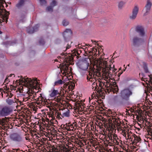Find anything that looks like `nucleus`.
I'll use <instances>...</instances> for the list:
<instances>
[{
    "label": "nucleus",
    "mask_w": 152,
    "mask_h": 152,
    "mask_svg": "<svg viewBox=\"0 0 152 152\" xmlns=\"http://www.w3.org/2000/svg\"><path fill=\"white\" fill-rule=\"evenodd\" d=\"M132 94V92L129 89H124L121 91L120 96L116 95L114 97V102L117 106L123 105L125 102L129 100V97Z\"/></svg>",
    "instance_id": "nucleus-1"
},
{
    "label": "nucleus",
    "mask_w": 152,
    "mask_h": 152,
    "mask_svg": "<svg viewBox=\"0 0 152 152\" xmlns=\"http://www.w3.org/2000/svg\"><path fill=\"white\" fill-rule=\"evenodd\" d=\"M19 81L20 83H23L24 86L29 88L27 93L29 95L28 99H30L34 93L33 90L34 88L36 89L38 84L37 78L32 80L28 78H24L22 79H19Z\"/></svg>",
    "instance_id": "nucleus-2"
},
{
    "label": "nucleus",
    "mask_w": 152,
    "mask_h": 152,
    "mask_svg": "<svg viewBox=\"0 0 152 152\" xmlns=\"http://www.w3.org/2000/svg\"><path fill=\"white\" fill-rule=\"evenodd\" d=\"M84 63L86 64L87 66H111L113 64V60H111L108 62L104 60L103 59L101 58L98 59L94 60L91 61L90 59H85L84 61Z\"/></svg>",
    "instance_id": "nucleus-3"
},
{
    "label": "nucleus",
    "mask_w": 152,
    "mask_h": 152,
    "mask_svg": "<svg viewBox=\"0 0 152 152\" xmlns=\"http://www.w3.org/2000/svg\"><path fill=\"white\" fill-rule=\"evenodd\" d=\"M102 67H90L89 71V76H87V79L88 81H91L92 78L94 76H96L98 77L101 76V69Z\"/></svg>",
    "instance_id": "nucleus-4"
},
{
    "label": "nucleus",
    "mask_w": 152,
    "mask_h": 152,
    "mask_svg": "<svg viewBox=\"0 0 152 152\" xmlns=\"http://www.w3.org/2000/svg\"><path fill=\"white\" fill-rule=\"evenodd\" d=\"M4 3H6L4 0H0V15L2 19V21H4L6 19V21L7 22L9 13L5 9L3 8L4 7L3 4Z\"/></svg>",
    "instance_id": "nucleus-5"
},
{
    "label": "nucleus",
    "mask_w": 152,
    "mask_h": 152,
    "mask_svg": "<svg viewBox=\"0 0 152 152\" xmlns=\"http://www.w3.org/2000/svg\"><path fill=\"white\" fill-rule=\"evenodd\" d=\"M12 108L8 106L3 107L0 110V116L4 117L10 115L12 112Z\"/></svg>",
    "instance_id": "nucleus-6"
},
{
    "label": "nucleus",
    "mask_w": 152,
    "mask_h": 152,
    "mask_svg": "<svg viewBox=\"0 0 152 152\" xmlns=\"http://www.w3.org/2000/svg\"><path fill=\"white\" fill-rule=\"evenodd\" d=\"M135 30L141 37H143L145 36V33L144 27L140 25L137 26L135 28Z\"/></svg>",
    "instance_id": "nucleus-7"
},
{
    "label": "nucleus",
    "mask_w": 152,
    "mask_h": 152,
    "mask_svg": "<svg viewBox=\"0 0 152 152\" xmlns=\"http://www.w3.org/2000/svg\"><path fill=\"white\" fill-rule=\"evenodd\" d=\"M143 37L136 36L132 39V45L134 46H138L140 45L143 42Z\"/></svg>",
    "instance_id": "nucleus-8"
},
{
    "label": "nucleus",
    "mask_w": 152,
    "mask_h": 152,
    "mask_svg": "<svg viewBox=\"0 0 152 152\" xmlns=\"http://www.w3.org/2000/svg\"><path fill=\"white\" fill-rule=\"evenodd\" d=\"M70 67V68L69 69L68 67H60V71L64 75H67V77L69 76L70 77L71 75L72 70L71 67ZM58 68H59V67H58Z\"/></svg>",
    "instance_id": "nucleus-9"
},
{
    "label": "nucleus",
    "mask_w": 152,
    "mask_h": 152,
    "mask_svg": "<svg viewBox=\"0 0 152 152\" xmlns=\"http://www.w3.org/2000/svg\"><path fill=\"white\" fill-rule=\"evenodd\" d=\"M115 67H104L102 69L103 70L106 72L110 75H115L116 73V69H115Z\"/></svg>",
    "instance_id": "nucleus-10"
},
{
    "label": "nucleus",
    "mask_w": 152,
    "mask_h": 152,
    "mask_svg": "<svg viewBox=\"0 0 152 152\" xmlns=\"http://www.w3.org/2000/svg\"><path fill=\"white\" fill-rule=\"evenodd\" d=\"M139 7L137 5L135 6L132 11V15L129 16V18L132 20H134L136 18L139 11Z\"/></svg>",
    "instance_id": "nucleus-11"
},
{
    "label": "nucleus",
    "mask_w": 152,
    "mask_h": 152,
    "mask_svg": "<svg viewBox=\"0 0 152 152\" xmlns=\"http://www.w3.org/2000/svg\"><path fill=\"white\" fill-rule=\"evenodd\" d=\"M11 140L15 142H20L22 141V138L20 135L17 134H14L10 137Z\"/></svg>",
    "instance_id": "nucleus-12"
},
{
    "label": "nucleus",
    "mask_w": 152,
    "mask_h": 152,
    "mask_svg": "<svg viewBox=\"0 0 152 152\" xmlns=\"http://www.w3.org/2000/svg\"><path fill=\"white\" fill-rule=\"evenodd\" d=\"M39 26V24L36 25L34 27H28L26 28L27 32L30 34L33 33L34 32L38 30V28Z\"/></svg>",
    "instance_id": "nucleus-13"
},
{
    "label": "nucleus",
    "mask_w": 152,
    "mask_h": 152,
    "mask_svg": "<svg viewBox=\"0 0 152 152\" xmlns=\"http://www.w3.org/2000/svg\"><path fill=\"white\" fill-rule=\"evenodd\" d=\"M102 75L103 77L104 78V80L106 81L107 83H109L110 80L108 79L109 78H110V75L104 70H102Z\"/></svg>",
    "instance_id": "nucleus-14"
},
{
    "label": "nucleus",
    "mask_w": 152,
    "mask_h": 152,
    "mask_svg": "<svg viewBox=\"0 0 152 152\" xmlns=\"http://www.w3.org/2000/svg\"><path fill=\"white\" fill-rule=\"evenodd\" d=\"M152 6V3L150 1V0H148L147 1L145 7V13H146L149 12L151 9V7Z\"/></svg>",
    "instance_id": "nucleus-15"
},
{
    "label": "nucleus",
    "mask_w": 152,
    "mask_h": 152,
    "mask_svg": "<svg viewBox=\"0 0 152 152\" xmlns=\"http://www.w3.org/2000/svg\"><path fill=\"white\" fill-rule=\"evenodd\" d=\"M72 34V31L70 29H66L63 33V36L64 39L71 35Z\"/></svg>",
    "instance_id": "nucleus-16"
},
{
    "label": "nucleus",
    "mask_w": 152,
    "mask_h": 152,
    "mask_svg": "<svg viewBox=\"0 0 152 152\" xmlns=\"http://www.w3.org/2000/svg\"><path fill=\"white\" fill-rule=\"evenodd\" d=\"M132 136L134 138L133 144L136 145L138 142H139L141 141V139L140 137L137 136L134 134H133Z\"/></svg>",
    "instance_id": "nucleus-17"
},
{
    "label": "nucleus",
    "mask_w": 152,
    "mask_h": 152,
    "mask_svg": "<svg viewBox=\"0 0 152 152\" xmlns=\"http://www.w3.org/2000/svg\"><path fill=\"white\" fill-rule=\"evenodd\" d=\"M26 1V0H19L18 3L16 5V7L18 9H20L24 5V3Z\"/></svg>",
    "instance_id": "nucleus-18"
},
{
    "label": "nucleus",
    "mask_w": 152,
    "mask_h": 152,
    "mask_svg": "<svg viewBox=\"0 0 152 152\" xmlns=\"http://www.w3.org/2000/svg\"><path fill=\"white\" fill-rule=\"evenodd\" d=\"M69 110L67 109V111L65 112L62 111L60 113L58 112V113L63 117H68L69 116Z\"/></svg>",
    "instance_id": "nucleus-19"
},
{
    "label": "nucleus",
    "mask_w": 152,
    "mask_h": 152,
    "mask_svg": "<svg viewBox=\"0 0 152 152\" xmlns=\"http://www.w3.org/2000/svg\"><path fill=\"white\" fill-rule=\"evenodd\" d=\"M8 119V118L6 117L0 119V124L4 126L7 124V120Z\"/></svg>",
    "instance_id": "nucleus-20"
},
{
    "label": "nucleus",
    "mask_w": 152,
    "mask_h": 152,
    "mask_svg": "<svg viewBox=\"0 0 152 152\" xmlns=\"http://www.w3.org/2000/svg\"><path fill=\"white\" fill-rule=\"evenodd\" d=\"M58 94H60V93H59L58 90L53 89L50 94V96L51 97H53Z\"/></svg>",
    "instance_id": "nucleus-21"
},
{
    "label": "nucleus",
    "mask_w": 152,
    "mask_h": 152,
    "mask_svg": "<svg viewBox=\"0 0 152 152\" xmlns=\"http://www.w3.org/2000/svg\"><path fill=\"white\" fill-rule=\"evenodd\" d=\"M97 52V49H96L93 48L92 50H91L89 51L88 53H89V55H94L95 56L96 55V56H97V54L96 53V52Z\"/></svg>",
    "instance_id": "nucleus-22"
},
{
    "label": "nucleus",
    "mask_w": 152,
    "mask_h": 152,
    "mask_svg": "<svg viewBox=\"0 0 152 152\" xmlns=\"http://www.w3.org/2000/svg\"><path fill=\"white\" fill-rule=\"evenodd\" d=\"M113 121H115L116 123V126L117 128L121 129V122L120 121L119 119L115 118V120H114Z\"/></svg>",
    "instance_id": "nucleus-23"
},
{
    "label": "nucleus",
    "mask_w": 152,
    "mask_h": 152,
    "mask_svg": "<svg viewBox=\"0 0 152 152\" xmlns=\"http://www.w3.org/2000/svg\"><path fill=\"white\" fill-rule=\"evenodd\" d=\"M27 13L26 11H21L20 12L19 16L21 18L24 19L25 18Z\"/></svg>",
    "instance_id": "nucleus-24"
},
{
    "label": "nucleus",
    "mask_w": 152,
    "mask_h": 152,
    "mask_svg": "<svg viewBox=\"0 0 152 152\" xmlns=\"http://www.w3.org/2000/svg\"><path fill=\"white\" fill-rule=\"evenodd\" d=\"M112 91H113V93L114 92L113 89L110 87H107L105 89V91L107 94H107H109L110 92Z\"/></svg>",
    "instance_id": "nucleus-25"
},
{
    "label": "nucleus",
    "mask_w": 152,
    "mask_h": 152,
    "mask_svg": "<svg viewBox=\"0 0 152 152\" xmlns=\"http://www.w3.org/2000/svg\"><path fill=\"white\" fill-rule=\"evenodd\" d=\"M126 67H123V68L122 69V68L121 67L119 68L118 72H119V73L118 74V77L120 76V75L123 73V71H124L126 70Z\"/></svg>",
    "instance_id": "nucleus-26"
},
{
    "label": "nucleus",
    "mask_w": 152,
    "mask_h": 152,
    "mask_svg": "<svg viewBox=\"0 0 152 152\" xmlns=\"http://www.w3.org/2000/svg\"><path fill=\"white\" fill-rule=\"evenodd\" d=\"M6 102L9 105H11L15 103L13 100L10 99L9 98L6 100Z\"/></svg>",
    "instance_id": "nucleus-27"
},
{
    "label": "nucleus",
    "mask_w": 152,
    "mask_h": 152,
    "mask_svg": "<svg viewBox=\"0 0 152 152\" xmlns=\"http://www.w3.org/2000/svg\"><path fill=\"white\" fill-rule=\"evenodd\" d=\"M65 82L61 80H58L55 82V85H58L62 84L65 83Z\"/></svg>",
    "instance_id": "nucleus-28"
},
{
    "label": "nucleus",
    "mask_w": 152,
    "mask_h": 152,
    "mask_svg": "<svg viewBox=\"0 0 152 152\" xmlns=\"http://www.w3.org/2000/svg\"><path fill=\"white\" fill-rule=\"evenodd\" d=\"M72 58H68V59L66 60V61H67V63H68L67 65H73L74 64V63H72Z\"/></svg>",
    "instance_id": "nucleus-29"
},
{
    "label": "nucleus",
    "mask_w": 152,
    "mask_h": 152,
    "mask_svg": "<svg viewBox=\"0 0 152 152\" xmlns=\"http://www.w3.org/2000/svg\"><path fill=\"white\" fill-rule=\"evenodd\" d=\"M125 3L123 1L120 2L118 4V8L121 9L122 8Z\"/></svg>",
    "instance_id": "nucleus-30"
},
{
    "label": "nucleus",
    "mask_w": 152,
    "mask_h": 152,
    "mask_svg": "<svg viewBox=\"0 0 152 152\" xmlns=\"http://www.w3.org/2000/svg\"><path fill=\"white\" fill-rule=\"evenodd\" d=\"M69 24V22L66 20H64L62 21V24L64 26H66Z\"/></svg>",
    "instance_id": "nucleus-31"
},
{
    "label": "nucleus",
    "mask_w": 152,
    "mask_h": 152,
    "mask_svg": "<svg viewBox=\"0 0 152 152\" xmlns=\"http://www.w3.org/2000/svg\"><path fill=\"white\" fill-rule=\"evenodd\" d=\"M127 134V137H128V138H129V137H131V136H132L133 134H132V133L131 132V131H130L129 132V129H128Z\"/></svg>",
    "instance_id": "nucleus-32"
},
{
    "label": "nucleus",
    "mask_w": 152,
    "mask_h": 152,
    "mask_svg": "<svg viewBox=\"0 0 152 152\" xmlns=\"http://www.w3.org/2000/svg\"><path fill=\"white\" fill-rule=\"evenodd\" d=\"M97 86L96 83L95 82H94L92 84L91 88L92 89H94V90H95Z\"/></svg>",
    "instance_id": "nucleus-33"
},
{
    "label": "nucleus",
    "mask_w": 152,
    "mask_h": 152,
    "mask_svg": "<svg viewBox=\"0 0 152 152\" xmlns=\"http://www.w3.org/2000/svg\"><path fill=\"white\" fill-rule=\"evenodd\" d=\"M46 10L47 11L49 12H52L53 11V7L51 6H48L47 7Z\"/></svg>",
    "instance_id": "nucleus-34"
},
{
    "label": "nucleus",
    "mask_w": 152,
    "mask_h": 152,
    "mask_svg": "<svg viewBox=\"0 0 152 152\" xmlns=\"http://www.w3.org/2000/svg\"><path fill=\"white\" fill-rule=\"evenodd\" d=\"M40 96H39V97L38 98V100L39 101H41V102L44 101V98L42 96L41 94L40 95Z\"/></svg>",
    "instance_id": "nucleus-35"
},
{
    "label": "nucleus",
    "mask_w": 152,
    "mask_h": 152,
    "mask_svg": "<svg viewBox=\"0 0 152 152\" xmlns=\"http://www.w3.org/2000/svg\"><path fill=\"white\" fill-rule=\"evenodd\" d=\"M40 4L41 5H45L46 4V1L45 0H39Z\"/></svg>",
    "instance_id": "nucleus-36"
},
{
    "label": "nucleus",
    "mask_w": 152,
    "mask_h": 152,
    "mask_svg": "<svg viewBox=\"0 0 152 152\" xmlns=\"http://www.w3.org/2000/svg\"><path fill=\"white\" fill-rule=\"evenodd\" d=\"M39 44L40 45H44L45 43V42L44 39H40L39 42Z\"/></svg>",
    "instance_id": "nucleus-37"
},
{
    "label": "nucleus",
    "mask_w": 152,
    "mask_h": 152,
    "mask_svg": "<svg viewBox=\"0 0 152 152\" xmlns=\"http://www.w3.org/2000/svg\"><path fill=\"white\" fill-rule=\"evenodd\" d=\"M81 103L80 102H77L75 103L76 107H79L81 106Z\"/></svg>",
    "instance_id": "nucleus-38"
},
{
    "label": "nucleus",
    "mask_w": 152,
    "mask_h": 152,
    "mask_svg": "<svg viewBox=\"0 0 152 152\" xmlns=\"http://www.w3.org/2000/svg\"><path fill=\"white\" fill-rule=\"evenodd\" d=\"M51 5L53 7L55 6L56 5V2L55 0H53L51 4Z\"/></svg>",
    "instance_id": "nucleus-39"
},
{
    "label": "nucleus",
    "mask_w": 152,
    "mask_h": 152,
    "mask_svg": "<svg viewBox=\"0 0 152 152\" xmlns=\"http://www.w3.org/2000/svg\"><path fill=\"white\" fill-rule=\"evenodd\" d=\"M87 69H88V67H85L84 68H83V67H81L80 68V71H86Z\"/></svg>",
    "instance_id": "nucleus-40"
},
{
    "label": "nucleus",
    "mask_w": 152,
    "mask_h": 152,
    "mask_svg": "<svg viewBox=\"0 0 152 152\" xmlns=\"http://www.w3.org/2000/svg\"><path fill=\"white\" fill-rule=\"evenodd\" d=\"M122 134L125 137H126V134L125 132V130H123L122 131Z\"/></svg>",
    "instance_id": "nucleus-41"
},
{
    "label": "nucleus",
    "mask_w": 152,
    "mask_h": 152,
    "mask_svg": "<svg viewBox=\"0 0 152 152\" xmlns=\"http://www.w3.org/2000/svg\"><path fill=\"white\" fill-rule=\"evenodd\" d=\"M144 70L145 72L146 73H148L149 72V71L147 67H144Z\"/></svg>",
    "instance_id": "nucleus-42"
},
{
    "label": "nucleus",
    "mask_w": 152,
    "mask_h": 152,
    "mask_svg": "<svg viewBox=\"0 0 152 152\" xmlns=\"http://www.w3.org/2000/svg\"><path fill=\"white\" fill-rule=\"evenodd\" d=\"M133 138H134V137H133V136H131V137H129V138H128V139H131V140L132 141V144L133 143V142L134 141V140H133Z\"/></svg>",
    "instance_id": "nucleus-43"
},
{
    "label": "nucleus",
    "mask_w": 152,
    "mask_h": 152,
    "mask_svg": "<svg viewBox=\"0 0 152 152\" xmlns=\"http://www.w3.org/2000/svg\"><path fill=\"white\" fill-rule=\"evenodd\" d=\"M61 93L62 91L63 93H64V91L65 93L66 92V90H65V88H64L63 87H61Z\"/></svg>",
    "instance_id": "nucleus-44"
},
{
    "label": "nucleus",
    "mask_w": 152,
    "mask_h": 152,
    "mask_svg": "<svg viewBox=\"0 0 152 152\" xmlns=\"http://www.w3.org/2000/svg\"><path fill=\"white\" fill-rule=\"evenodd\" d=\"M10 88H11V89H14V90H15L16 89L15 88H16V87L15 86L12 85H10Z\"/></svg>",
    "instance_id": "nucleus-45"
},
{
    "label": "nucleus",
    "mask_w": 152,
    "mask_h": 152,
    "mask_svg": "<svg viewBox=\"0 0 152 152\" xmlns=\"http://www.w3.org/2000/svg\"><path fill=\"white\" fill-rule=\"evenodd\" d=\"M23 102H22V101H19L18 102V103H19V104L20 105H21L23 104Z\"/></svg>",
    "instance_id": "nucleus-46"
},
{
    "label": "nucleus",
    "mask_w": 152,
    "mask_h": 152,
    "mask_svg": "<svg viewBox=\"0 0 152 152\" xmlns=\"http://www.w3.org/2000/svg\"><path fill=\"white\" fill-rule=\"evenodd\" d=\"M36 93H35L34 92V94H33V95H32V96L31 97V98L32 99H33L35 97V96L36 95Z\"/></svg>",
    "instance_id": "nucleus-47"
},
{
    "label": "nucleus",
    "mask_w": 152,
    "mask_h": 152,
    "mask_svg": "<svg viewBox=\"0 0 152 152\" xmlns=\"http://www.w3.org/2000/svg\"><path fill=\"white\" fill-rule=\"evenodd\" d=\"M70 47H71V46L69 45V44H68L67 45V46L66 47V50L69 49V48H70Z\"/></svg>",
    "instance_id": "nucleus-48"
},
{
    "label": "nucleus",
    "mask_w": 152,
    "mask_h": 152,
    "mask_svg": "<svg viewBox=\"0 0 152 152\" xmlns=\"http://www.w3.org/2000/svg\"><path fill=\"white\" fill-rule=\"evenodd\" d=\"M111 129H114V127H115V126L113 124H111Z\"/></svg>",
    "instance_id": "nucleus-49"
},
{
    "label": "nucleus",
    "mask_w": 152,
    "mask_h": 152,
    "mask_svg": "<svg viewBox=\"0 0 152 152\" xmlns=\"http://www.w3.org/2000/svg\"><path fill=\"white\" fill-rule=\"evenodd\" d=\"M28 98L27 99V98H23V100L22 101V102H23V101H26L27 100H28Z\"/></svg>",
    "instance_id": "nucleus-50"
},
{
    "label": "nucleus",
    "mask_w": 152,
    "mask_h": 152,
    "mask_svg": "<svg viewBox=\"0 0 152 152\" xmlns=\"http://www.w3.org/2000/svg\"><path fill=\"white\" fill-rule=\"evenodd\" d=\"M12 76H13L14 77H15V75L14 74H10L9 76H8V77H12Z\"/></svg>",
    "instance_id": "nucleus-51"
},
{
    "label": "nucleus",
    "mask_w": 152,
    "mask_h": 152,
    "mask_svg": "<svg viewBox=\"0 0 152 152\" xmlns=\"http://www.w3.org/2000/svg\"><path fill=\"white\" fill-rule=\"evenodd\" d=\"M67 86V85L66 84H64V85L63 88H66Z\"/></svg>",
    "instance_id": "nucleus-52"
},
{
    "label": "nucleus",
    "mask_w": 152,
    "mask_h": 152,
    "mask_svg": "<svg viewBox=\"0 0 152 152\" xmlns=\"http://www.w3.org/2000/svg\"><path fill=\"white\" fill-rule=\"evenodd\" d=\"M8 77V76H7V77L6 78V79H5V81H4L5 82H6V81H7Z\"/></svg>",
    "instance_id": "nucleus-53"
},
{
    "label": "nucleus",
    "mask_w": 152,
    "mask_h": 152,
    "mask_svg": "<svg viewBox=\"0 0 152 152\" xmlns=\"http://www.w3.org/2000/svg\"><path fill=\"white\" fill-rule=\"evenodd\" d=\"M143 65H144L143 66H147V65L145 63L143 62Z\"/></svg>",
    "instance_id": "nucleus-54"
},
{
    "label": "nucleus",
    "mask_w": 152,
    "mask_h": 152,
    "mask_svg": "<svg viewBox=\"0 0 152 152\" xmlns=\"http://www.w3.org/2000/svg\"><path fill=\"white\" fill-rule=\"evenodd\" d=\"M4 44V45H7V44H9L8 43V42H3V43Z\"/></svg>",
    "instance_id": "nucleus-55"
},
{
    "label": "nucleus",
    "mask_w": 152,
    "mask_h": 152,
    "mask_svg": "<svg viewBox=\"0 0 152 152\" xmlns=\"http://www.w3.org/2000/svg\"><path fill=\"white\" fill-rule=\"evenodd\" d=\"M91 41H92V43H95L96 42L95 41H94V40H92Z\"/></svg>",
    "instance_id": "nucleus-56"
},
{
    "label": "nucleus",
    "mask_w": 152,
    "mask_h": 152,
    "mask_svg": "<svg viewBox=\"0 0 152 152\" xmlns=\"http://www.w3.org/2000/svg\"><path fill=\"white\" fill-rule=\"evenodd\" d=\"M119 142H118L117 141H116V144L117 145H118L119 144Z\"/></svg>",
    "instance_id": "nucleus-57"
},
{
    "label": "nucleus",
    "mask_w": 152,
    "mask_h": 152,
    "mask_svg": "<svg viewBox=\"0 0 152 152\" xmlns=\"http://www.w3.org/2000/svg\"><path fill=\"white\" fill-rule=\"evenodd\" d=\"M75 53L77 54L78 55H79V53H78V52L76 51Z\"/></svg>",
    "instance_id": "nucleus-58"
},
{
    "label": "nucleus",
    "mask_w": 152,
    "mask_h": 152,
    "mask_svg": "<svg viewBox=\"0 0 152 152\" xmlns=\"http://www.w3.org/2000/svg\"><path fill=\"white\" fill-rule=\"evenodd\" d=\"M59 66L61 67V66H61V64H60V66Z\"/></svg>",
    "instance_id": "nucleus-59"
},
{
    "label": "nucleus",
    "mask_w": 152,
    "mask_h": 152,
    "mask_svg": "<svg viewBox=\"0 0 152 152\" xmlns=\"http://www.w3.org/2000/svg\"><path fill=\"white\" fill-rule=\"evenodd\" d=\"M91 97H92V98H93V94H92V95H91Z\"/></svg>",
    "instance_id": "nucleus-60"
},
{
    "label": "nucleus",
    "mask_w": 152,
    "mask_h": 152,
    "mask_svg": "<svg viewBox=\"0 0 152 152\" xmlns=\"http://www.w3.org/2000/svg\"><path fill=\"white\" fill-rule=\"evenodd\" d=\"M1 33H2L1 31H0V34H1Z\"/></svg>",
    "instance_id": "nucleus-61"
},
{
    "label": "nucleus",
    "mask_w": 152,
    "mask_h": 152,
    "mask_svg": "<svg viewBox=\"0 0 152 152\" xmlns=\"http://www.w3.org/2000/svg\"><path fill=\"white\" fill-rule=\"evenodd\" d=\"M12 96V95H10V97H11Z\"/></svg>",
    "instance_id": "nucleus-62"
},
{
    "label": "nucleus",
    "mask_w": 152,
    "mask_h": 152,
    "mask_svg": "<svg viewBox=\"0 0 152 152\" xmlns=\"http://www.w3.org/2000/svg\"><path fill=\"white\" fill-rule=\"evenodd\" d=\"M129 66V64L128 65H127L126 66Z\"/></svg>",
    "instance_id": "nucleus-63"
},
{
    "label": "nucleus",
    "mask_w": 152,
    "mask_h": 152,
    "mask_svg": "<svg viewBox=\"0 0 152 152\" xmlns=\"http://www.w3.org/2000/svg\"><path fill=\"white\" fill-rule=\"evenodd\" d=\"M98 54H99V51H98Z\"/></svg>",
    "instance_id": "nucleus-64"
}]
</instances>
